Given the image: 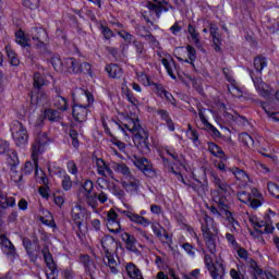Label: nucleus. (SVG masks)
I'll use <instances>...</instances> for the list:
<instances>
[{
  "instance_id": "nucleus-1",
  "label": "nucleus",
  "mask_w": 279,
  "mask_h": 279,
  "mask_svg": "<svg viewBox=\"0 0 279 279\" xmlns=\"http://www.w3.org/2000/svg\"><path fill=\"white\" fill-rule=\"evenodd\" d=\"M123 126L133 134V142L136 147H147V141H149V133L141 125L138 118H126Z\"/></svg>"
},
{
  "instance_id": "nucleus-2",
  "label": "nucleus",
  "mask_w": 279,
  "mask_h": 279,
  "mask_svg": "<svg viewBox=\"0 0 279 279\" xmlns=\"http://www.w3.org/2000/svg\"><path fill=\"white\" fill-rule=\"evenodd\" d=\"M204 263L213 279H226V262L223 258L218 257L214 263L213 257L204 251Z\"/></svg>"
},
{
  "instance_id": "nucleus-3",
  "label": "nucleus",
  "mask_w": 279,
  "mask_h": 279,
  "mask_svg": "<svg viewBox=\"0 0 279 279\" xmlns=\"http://www.w3.org/2000/svg\"><path fill=\"white\" fill-rule=\"evenodd\" d=\"M213 202H215L217 206H220L221 210H225V215L227 217V221L230 226L231 232H239V230H241V226L239 225V221L234 219V217L232 216V213L230 211V206L228 205V198H226V196L219 195V192H214Z\"/></svg>"
},
{
  "instance_id": "nucleus-4",
  "label": "nucleus",
  "mask_w": 279,
  "mask_h": 279,
  "mask_svg": "<svg viewBox=\"0 0 279 279\" xmlns=\"http://www.w3.org/2000/svg\"><path fill=\"white\" fill-rule=\"evenodd\" d=\"M49 145V136L47 133H37L32 145V159L35 165V175H38V158L45 153V147Z\"/></svg>"
},
{
  "instance_id": "nucleus-5",
  "label": "nucleus",
  "mask_w": 279,
  "mask_h": 279,
  "mask_svg": "<svg viewBox=\"0 0 279 279\" xmlns=\"http://www.w3.org/2000/svg\"><path fill=\"white\" fill-rule=\"evenodd\" d=\"M236 195L239 202H241L242 204H248L254 210H256V208H260V206H263V202H265V198H263V194H260V192H258L256 187H253L251 190V194L242 191L239 192Z\"/></svg>"
},
{
  "instance_id": "nucleus-6",
  "label": "nucleus",
  "mask_w": 279,
  "mask_h": 279,
  "mask_svg": "<svg viewBox=\"0 0 279 279\" xmlns=\"http://www.w3.org/2000/svg\"><path fill=\"white\" fill-rule=\"evenodd\" d=\"M12 137L17 147H25L29 141V135L27 134V129L23 126V123L14 121L11 124Z\"/></svg>"
},
{
  "instance_id": "nucleus-7",
  "label": "nucleus",
  "mask_w": 279,
  "mask_h": 279,
  "mask_svg": "<svg viewBox=\"0 0 279 279\" xmlns=\"http://www.w3.org/2000/svg\"><path fill=\"white\" fill-rule=\"evenodd\" d=\"M174 53L179 62H186L192 66H195V61L197 60V51L191 45L184 47L175 48Z\"/></svg>"
},
{
  "instance_id": "nucleus-8",
  "label": "nucleus",
  "mask_w": 279,
  "mask_h": 279,
  "mask_svg": "<svg viewBox=\"0 0 279 279\" xmlns=\"http://www.w3.org/2000/svg\"><path fill=\"white\" fill-rule=\"evenodd\" d=\"M209 175L211 177V181L217 189L211 192V197L216 192L219 193L220 197H226V195H232V193H234V191H232V186H230L226 180L219 178L217 172L210 171Z\"/></svg>"
},
{
  "instance_id": "nucleus-9",
  "label": "nucleus",
  "mask_w": 279,
  "mask_h": 279,
  "mask_svg": "<svg viewBox=\"0 0 279 279\" xmlns=\"http://www.w3.org/2000/svg\"><path fill=\"white\" fill-rule=\"evenodd\" d=\"M120 184L122 189H124V191H126L130 195H136V193L141 191V180L134 174L123 177L120 181Z\"/></svg>"
},
{
  "instance_id": "nucleus-10",
  "label": "nucleus",
  "mask_w": 279,
  "mask_h": 279,
  "mask_svg": "<svg viewBox=\"0 0 279 279\" xmlns=\"http://www.w3.org/2000/svg\"><path fill=\"white\" fill-rule=\"evenodd\" d=\"M203 219H204V222H202V227H201L203 236L218 235L219 226L217 225V222H215V219H213L207 214H204Z\"/></svg>"
},
{
  "instance_id": "nucleus-11",
  "label": "nucleus",
  "mask_w": 279,
  "mask_h": 279,
  "mask_svg": "<svg viewBox=\"0 0 279 279\" xmlns=\"http://www.w3.org/2000/svg\"><path fill=\"white\" fill-rule=\"evenodd\" d=\"M106 226L109 232L113 234H119L121 232V219H119V214L114 209H110L107 213Z\"/></svg>"
},
{
  "instance_id": "nucleus-12",
  "label": "nucleus",
  "mask_w": 279,
  "mask_h": 279,
  "mask_svg": "<svg viewBox=\"0 0 279 279\" xmlns=\"http://www.w3.org/2000/svg\"><path fill=\"white\" fill-rule=\"evenodd\" d=\"M29 37L37 45V47H43L44 45L49 43V35L47 31L43 27H33L29 31Z\"/></svg>"
},
{
  "instance_id": "nucleus-13",
  "label": "nucleus",
  "mask_w": 279,
  "mask_h": 279,
  "mask_svg": "<svg viewBox=\"0 0 279 279\" xmlns=\"http://www.w3.org/2000/svg\"><path fill=\"white\" fill-rule=\"evenodd\" d=\"M133 165L136 167V169H140V171L143 172L144 175H147V178H156V171H154V166H151V162H149L147 158L135 157Z\"/></svg>"
},
{
  "instance_id": "nucleus-14",
  "label": "nucleus",
  "mask_w": 279,
  "mask_h": 279,
  "mask_svg": "<svg viewBox=\"0 0 279 279\" xmlns=\"http://www.w3.org/2000/svg\"><path fill=\"white\" fill-rule=\"evenodd\" d=\"M209 112L210 111L208 109L198 107V117L203 125L202 130L208 131L209 134H213V136H219V130H217V128H215L213 124H210V122H208Z\"/></svg>"
},
{
  "instance_id": "nucleus-15",
  "label": "nucleus",
  "mask_w": 279,
  "mask_h": 279,
  "mask_svg": "<svg viewBox=\"0 0 279 279\" xmlns=\"http://www.w3.org/2000/svg\"><path fill=\"white\" fill-rule=\"evenodd\" d=\"M147 8L149 12L156 14L157 19H160V14H162V12H169V10H171V4L166 0H153L147 3Z\"/></svg>"
},
{
  "instance_id": "nucleus-16",
  "label": "nucleus",
  "mask_w": 279,
  "mask_h": 279,
  "mask_svg": "<svg viewBox=\"0 0 279 279\" xmlns=\"http://www.w3.org/2000/svg\"><path fill=\"white\" fill-rule=\"evenodd\" d=\"M251 221L254 225L256 232H259V234H271L275 230L274 223L269 220V216L260 221H257L256 218H251Z\"/></svg>"
},
{
  "instance_id": "nucleus-17",
  "label": "nucleus",
  "mask_w": 279,
  "mask_h": 279,
  "mask_svg": "<svg viewBox=\"0 0 279 279\" xmlns=\"http://www.w3.org/2000/svg\"><path fill=\"white\" fill-rule=\"evenodd\" d=\"M44 260L46 263V266L50 270V274L47 272L46 276L48 279H57L58 276L56 275L58 271V268L56 267V262L53 260V255H51V252H49L48 247H45L43 251Z\"/></svg>"
},
{
  "instance_id": "nucleus-18",
  "label": "nucleus",
  "mask_w": 279,
  "mask_h": 279,
  "mask_svg": "<svg viewBox=\"0 0 279 279\" xmlns=\"http://www.w3.org/2000/svg\"><path fill=\"white\" fill-rule=\"evenodd\" d=\"M119 213L121 215H124V217L130 219V221H132L133 223L143 226V228H147V227L151 226V222L149 221V219H147V218L143 217L142 215H138L132 210H119Z\"/></svg>"
},
{
  "instance_id": "nucleus-19",
  "label": "nucleus",
  "mask_w": 279,
  "mask_h": 279,
  "mask_svg": "<svg viewBox=\"0 0 279 279\" xmlns=\"http://www.w3.org/2000/svg\"><path fill=\"white\" fill-rule=\"evenodd\" d=\"M230 173H232L238 182V186L241 189H245L247 184H250V175L245 173L242 169H239L236 167L229 168Z\"/></svg>"
},
{
  "instance_id": "nucleus-20",
  "label": "nucleus",
  "mask_w": 279,
  "mask_h": 279,
  "mask_svg": "<svg viewBox=\"0 0 279 279\" xmlns=\"http://www.w3.org/2000/svg\"><path fill=\"white\" fill-rule=\"evenodd\" d=\"M94 162L96 165V171L98 175H102V178H112V175H114V172L104 159L96 157Z\"/></svg>"
},
{
  "instance_id": "nucleus-21",
  "label": "nucleus",
  "mask_w": 279,
  "mask_h": 279,
  "mask_svg": "<svg viewBox=\"0 0 279 279\" xmlns=\"http://www.w3.org/2000/svg\"><path fill=\"white\" fill-rule=\"evenodd\" d=\"M0 241L3 254L8 255L11 260H14V258H16V248L14 247V244H12V242L7 239L4 234H0Z\"/></svg>"
},
{
  "instance_id": "nucleus-22",
  "label": "nucleus",
  "mask_w": 279,
  "mask_h": 279,
  "mask_svg": "<svg viewBox=\"0 0 279 279\" xmlns=\"http://www.w3.org/2000/svg\"><path fill=\"white\" fill-rule=\"evenodd\" d=\"M72 116L78 123H84L88 117V109L82 105H74L72 107Z\"/></svg>"
},
{
  "instance_id": "nucleus-23",
  "label": "nucleus",
  "mask_w": 279,
  "mask_h": 279,
  "mask_svg": "<svg viewBox=\"0 0 279 279\" xmlns=\"http://www.w3.org/2000/svg\"><path fill=\"white\" fill-rule=\"evenodd\" d=\"M253 82L257 93H259L262 97H269V95H271V87L263 82V78H253Z\"/></svg>"
},
{
  "instance_id": "nucleus-24",
  "label": "nucleus",
  "mask_w": 279,
  "mask_h": 279,
  "mask_svg": "<svg viewBox=\"0 0 279 279\" xmlns=\"http://www.w3.org/2000/svg\"><path fill=\"white\" fill-rule=\"evenodd\" d=\"M251 267H253V269H254L255 279H265V278H267V279H279V275L276 274V272L267 271V272L263 274V270H260L258 268V266L256 265V262H253L251 264Z\"/></svg>"
},
{
  "instance_id": "nucleus-25",
  "label": "nucleus",
  "mask_w": 279,
  "mask_h": 279,
  "mask_svg": "<svg viewBox=\"0 0 279 279\" xmlns=\"http://www.w3.org/2000/svg\"><path fill=\"white\" fill-rule=\"evenodd\" d=\"M63 64L69 73H82V63L75 58L65 59Z\"/></svg>"
},
{
  "instance_id": "nucleus-26",
  "label": "nucleus",
  "mask_w": 279,
  "mask_h": 279,
  "mask_svg": "<svg viewBox=\"0 0 279 279\" xmlns=\"http://www.w3.org/2000/svg\"><path fill=\"white\" fill-rule=\"evenodd\" d=\"M161 63L167 70L168 75H170L172 80H175V73H178V64H175V61L172 58H170V60L167 58H163L161 59Z\"/></svg>"
},
{
  "instance_id": "nucleus-27",
  "label": "nucleus",
  "mask_w": 279,
  "mask_h": 279,
  "mask_svg": "<svg viewBox=\"0 0 279 279\" xmlns=\"http://www.w3.org/2000/svg\"><path fill=\"white\" fill-rule=\"evenodd\" d=\"M81 262L83 263L84 267H85V271H87V274H89L90 278H93V276H95L96 271H97V266L95 265V262L90 259V256L88 255H83L81 257Z\"/></svg>"
},
{
  "instance_id": "nucleus-28",
  "label": "nucleus",
  "mask_w": 279,
  "mask_h": 279,
  "mask_svg": "<svg viewBox=\"0 0 279 279\" xmlns=\"http://www.w3.org/2000/svg\"><path fill=\"white\" fill-rule=\"evenodd\" d=\"M122 240L124 241L125 247L126 250H129V252H138V248L136 247V243H138V240H136L134 235L130 233H124Z\"/></svg>"
},
{
  "instance_id": "nucleus-29",
  "label": "nucleus",
  "mask_w": 279,
  "mask_h": 279,
  "mask_svg": "<svg viewBox=\"0 0 279 279\" xmlns=\"http://www.w3.org/2000/svg\"><path fill=\"white\" fill-rule=\"evenodd\" d=\"M207 251L213 255L217 254V235H203Z\"/></svg>"
},
{
  "instance_id": "nucleus-30",
  "label": "nucleus",
  "mask_w": 279,
  "mask_h": 279,
  "mask_svg": "<svg viewBox=\"0 0 279 279\" xmlns=\"http://www.w3.org/2000/svg\"><path fill=\"white\" fill-rule=\"evenodd\" d=\"M84 210V207H82V205L76 204L73 208H72V219L74 221V223L77 226L78 230L82 229V213Z\"/></svg>"
},
{
  "instance_id": "nucleus-31",
  "label": "nucleus",
  "mask_w": 279,
  "mask_h": 279,
  "mask_svg": "<svg viewBox=\"0 0 279 279\" xmlns=\"http://www.w3.org/2000/svg\"><path fill=\"white\" fill-rule=\"evenodd\" d=\"M105 71L108 73L109 77H112L113 80H119V77L123 76V69L114 63L107 65Z\"/></svg>"
},
{
  "instance_id": "nucleus-32",
  "label": "nucleus",
  "mask_w": 279,
  "mask_h": 279,
  "mask_svg": "<svg viewBox=\"0 0 279 279\" xmlns=\"http://www.w3.org/2000/svg\"><path fill=\"white\" fill-rule=\"evenodd\" d=\"M29 38H32L28 34H25L22 29L15 33V43L21 47H29Z\"/></svg>"
},
{
  "instance_id": "nucleus-33",
  "label": "nucleus",
  "mask_w": 279,
  "mask_h": 279,
  "mask_svg": "<svg viewBox=\"0 0 279 279\" xmlns=\"http://www.w3.org/2000/svg\"><path fill=\"white\" fill-rule=\"evenodd\" d=\"M104 263L107 265V267H109L111 274H119V269L117 268V259H114L112 253H105Z\"/></svg>"
},
{
  "instance_id": "nucleus-34",
  "label": "nucleus",
  "mask_w": 279,
  "mask_h": 279,
  "mask_svg": "<svg viewBox=\"0 0 279 279\" xmlns=\"http://www.w3.org/2000/svg\"><path fill=\"white\" fill-rule=\"evenodd\" d=\"M16 206V198L0 193V208H14Z\"/></svg>"
},
{
  "instance_id": "nucleus-35",
  "label": "nucleus",
  "mask_w": 279,
  "mask_h": 279,
  "mask_svg": "<svg viewBox=\"0 0 279 279\" xmlns=\"http://www.w3.org/2000/svg\"><path fill=\"white\" fill-rule=\"evenodd\" d=\"M143 32H145V26H143L138 29V35L141 36V38L147 40V43H149V45H151V47L160 46V43H158V39H156V37H154V35H151V33L146 32V34H143Z\"/></svg>"
},
{
  "instance_id": "nucleus-36",
  "label": "nucleus",
  "mask_w": 279,
  "mask_h": 279,
  "mask_svg": "<svg viewBox=\"0 0 279 279\" xmlns=\"http://www.w3.org/2000/svg\"><path fill=\"white\" fill-rule=\"evenodd\" d=\"M157 114H159L160 119L167 123L168 130H170V132L175 131L173 120H171V117H169V112L167 110L159 109L157 110Z\"/></svg>"
},
{
  "instance_id": "nucleus-37",
  "label": "nucleus",
  "mask_w": 279,
  "mask_h": 279,
  "mask_svg": "<svg viewBox=\"0 0 279 279\" xmlns=\"http://www.w3.org/2000/svg\"><path fill=\"white\" fill-rule=\"evenodd\" d=\"M101 247L105 250V254L111 253L110 251L114 247L117 242H114V238L110 235H105L101 240Z\"/></svg>"
},
{
  "instance_id": "nucleus-38",
  "label": "nucleus",
  "mask_w": 279,
  "mask_h": 279,
  "mask_svg": "<svg viewBox=\"0 0 279 279\" xmlns=\"http://www.w3.org/2000/svg\"><path fill=\"white\" fill-rule=\"evenodd\" d=\"M208 151L210 153L211 156H215L216 158H226V153H223V149L219 147V145L210 142L207 144Z\"/></svg>"
},
{
  "instance_id": "nucleus-39",
  "label": "nucleus",
  "mask_w": 279,
  "mask_h": 279,
  "mask_svg": "<svg viewBox=\"0 0 279 279\" xmlns=\"http://www.w3.org/2000/svg\"><path fill=\"white\" fill-rule=\"evenodd\" d=\"M223 119L227 123H241V121H243V118L233 110L225 111Z\"/></svg>"
},
{
  "instance_id": "nucleus-40",
  "label": "nucleus",
  "mask_w": 279,
  "mask_h": 279,
  "mask_svg": "<svg viewBox=\"0 0 279 279\" xmlns=\"http://www.w3.org/2000/svg\"><path fill=\"white\" fill-rule=\"evenodd\" d=\"M81 198L83 202H85V204H87V206H89V208H93V210L99 206V203L97 202V193L95 192L85 196H81Z\"/></svg>"
},
{
  "instance_id": "nucleus-41",
  "label": "nucleus",
  "mask_w": 279,
  "mask_h": 279,
  "mask_svg": "<svg viewBox=\"0 0 279 279\" xmlns=\"http://www.w3.org/2000/svg\"><path fill=\"white\" fill-rule=\"evenodd\" d=\"M5 52H7L10 64H12V66H19L20 64L19 57H16V52L14 51V49H12V46L10 45L5 46Z\"/></svg>"
},
{
  "instance_id": "nucleus-42",
  "label": "nucleus",
  "mask_w": 279,
  "mask_h": 279,
  "mask_svg": "<svg viewBox=\"0 0 279 279\" xmlns=\"http://www.w3.org/2000/svg\"><path fill=\"white\" fill-rule=\"evenodd\" d=\"M113 169L117 173H121L123 178H129L132 175V171H130V168L123 162L114 163Z\"/></svg>"
},
{
  "instance_id": "nucleus-43",
  "label": "nucleus",
  "mask_w": 279,
  "mask_h": 279,
  "mask_svg": "<svg viewBox=\"0 0 279 279\" xmlns=\"http://www.w3.org/2000/svg\"><path fill=\"white\" fill-rule=\"evenodd\" d=\"M166 154L170 156V158H172V160H174L177 165L184 166V157L178 151H175V149L169 148L166 150Z\"/></svg>"
},
{
  "instance_id": "nucleus-44",
  "label": "nucleus",
  "mask_w": 279,
  "mask_h": 279,
  "mask_svg": "<svg viewBox=\"0 0 279 279\" xmlns=\"http://www.w3.org/2000/svg\"><path fill=\"white\" fill-rule=\"evenodd\" d=\"M122 93H123V95H126V97H128L130 104H132V106H138V100L134 97L133 93L128 87V82H125V81L122 84Z\"/></svg>"
},
{
  "instance_id": "nucleus-45",
  "label": "nucleus",
  "mask_w": 279,
  "mask_h": 279,
  "mask_svg": "<svg viewBox=\"0 0 279 279\" xmlns=\"http://www.w3.org/2000/svg\"><path fill=\"white\" fill-rule=\"evenodd\" d=\"M94 190H95V185L93 184V181L87 180L83 183L80 195H81V197H84L86 195H90V194L94 193L93 192Z\"/></svg>"
},
{
  "instance_id": "nucleus-46",
  "label": "nucleus",
  "mask_w": 279,
  "mask_h": 279,
  "mask_svg": "<svg viewBox=\"0 0 279 279\" xmlns=\"http://www.w3.org/2000/svg\"><path fill=\"white\" fill-rule=\"evenodd\" d=\"M187 33L190 35L191 40L194 43V45H199V32H197V28L195 26L189 24L187 26Z\"/></svg>"
},
{
  "instance_id": "nucleus-47",
  "label": "nucleus",
  "mask_w": 279,
  "mask_h": 279,
  "mask_svg": "<svg viewBox=\"0 0 279 279\" xmlns=\"http://www.w3.org/2000/svg\"><path fill=\"white\" fill-rule=\"evenodd\" d=\"M267 66V58L265 57H257L254 59V68L257 73H262L263 69Z\"/></svg>"
},
{
  "instance_id": "nucleus-48",
  "label": "nucleus",
  "mask_w": 279,
  "mask_h": 279,
  "mask_svg": "<svg viewBox=\"0 0 279 279\" xmlns=\"http://www.w3.org/2000/svg\"><path fill=\"white\" fill-rule=\"evenodd\" d=\"M191 187L193 189V191L198 193V195H206V191H208V185L203 184L199 181H196L195 183H192Z\"/></svg>"
},
{
  "instance_id": "nucleus-49",
  "label": "nucleus",
  "mask_w": 279,
  "mask_h": 279,
  "mask_svg": "<svg viewBox=\"0 0 279 279\" xmlns=\"http://www.w3.org/2000/svg\"><path fill=\"white\" fill-rule=\"evenodd\" d=\"M45 119L48 121L56 122L60 119V112L53 110V109H46L44 112Z\"/></svg>"
},
{
  "instance_id": "nucleus-50",
  "label": "nucleus",
  "mask_w": 279,
  "mask_h": 279,
  "mask_svg": "<svg viewBox=\"0 0 279 279\" xmlns=\"http://www.w3.org/2000/svg\"><path fill=\"white\" fill-rule=\"evenodd\" d=\"M54 106L56 108H58V110H69V105L66 102V98L62 97V96H57L54 99Z\"/></svg>"
},
{
  "instance_id": "nucleus-51",
  "label": "nucleus",
  "mask_w": 279,
  "mask_h": 279,
  "mask_svg": "<svg viewBox=\"0 0 279 279\" xmlns=\"http://www.w3.org/2000/svg\"><path fill=\"white\" fill-rule=\"evenodd\" d=\"M33 86L37 90H40V88H43V86H45V77L40 73H38V72H36L34 74Z\"/></svg>"
},
{
  "instance_id": "nucleus-52",
  "label": "nucleus",
  "mask_w": 279,
  "mask_h": 279,
  "mask_svg": "<svg viewBox=\"0 0 279 279\" xmlns=\"http://www.w3.org/2000/svg\"><path fill=\"white\" fill-rule=\"evenodd\" d=\"M108 189L112 193V195H116V197H119L120 199L125 197V191L117 186V184L111 183L108 185Z\"/></svg>"
},
{
  "instance_id": "nucleus-53",
  "label": "nucleus",
  "mask_w": 279,
  "mask_h": 279,
  "mask_svg": "<svg viewBox=\"0 0 279 279\" xmlns=\"http://www.w3.org/2000/svg\"><path fill=\"white\" fill-rule=\"evenodd\" d=\"M239 140L246 145V147H254V138L247 133H242L239 136Z\"/></svg>"
},
{
  "instance_id": "nucleus-54",
  "label": "nucleus",
  "mask_w": 279,
  "mask_h": 279,
  "mask_svg": "<svg viewBox=\"0 0 279 279\" xmlns=\"http://www.w3.org/2000/svg\"><path fill=\"white\" fill-rule=\"evenodd\" d=\"M268 192L272 197H276V199H279V185L274 182H268Z\"/></svg>"
},
{
  "instance_id": "nucleus-55",
  "label": "nucleus",
  "mask_w": 279,
  "mask_h": 279,
  "mask_svg": "<svg viewBox=\"0 0 279 279\" xmlns=\"http://www.w3.org/2000/svg\"><path fill=\"white\" fill-rule=\"evenodd\" d=\"M23 5L28 8V10H38L40 0H23Z\"/></svg>"
},
{
  "instance_id": "nucleus-56",
  "label": "nucleus",
  "mask_w": 279,
  "mask_h": 279,
  "mask_svg": "<svg viewBox=\"0 0 279 279\" xmlns=\"http://www.w3.org/2000/svg\"><path fill=\"white\" fill-rule=\"evenodd\" d=\"M186 136L194 143V145L199 144V133H197V130L186 131Z\"/></svg>"
},
{
  "instance_id": "nucleus-57",
  "label": "nucleus",
  "mask_w": 279,
  "mask_h": 279,
  "mask_svg": "<svg viewBox=\"0 0 279 279\" xmlns=\"http://www.w3.org/2000/svg\"><path fill=\"white\" fill-rule=\"evenodd\" d=\"M118 36H120V38H123V40L128 43V45H132V41L134 40V35L125 31L118 32Z\"/></svg>"
},
{
  "instance_id": "nucleus-58",
  "label": "nucleus",
  "mask_w": 279,
  "mask_h": 279,
  "mask_svg": "<svg viewBox=\"0 0 279 279\" xmlns=\"http://www.w3.org/2000/svg\"><path fill=\"white\" fill-rule=\"evenodd\" d=\"M19 154L16 151H12L9 156V165L10 167L16 168L19 167Z\"/></svg>"
},
{
  "instance_id": "nucleus-59",
  "label": "nucleus",
  "mask_w": 279,
  "mask_h": 279,
  "mask_svg": "<svg viewBox=\"0 0 279 279\" xmlns=\"http://www.w3.org/2000/svg\"><path fill=\"white\" fill-rule=\"evenodd\" d=\"M62 186L64 191H71V186H73V181H71V177H69V174L63 175Z\"/></svg>"
},
{
  "instance_id": "nucleus-60",
  "label": "nucleus",
  "mask_w": 279,
  "mask_h": 279,
  "mask_svg": "<svg viewBox=\"0 0 279 279\" xmlns=\"http://www.w3.org/2000/svg\"><path fill=\"white\" fill-rule=\"evenodd\" d=\"M77 136H80L77 131L70 130V137L72 138V145H73V147H75V149H77V147H80V141L77 140Z\"/></svg>"
},
{
  "instance_id": "nucleus-61",
  "label": "nucleus",
  "mask_w": 279,
  "mask_h": 279,
  "mask_svg": "<svg viewBox=\"0 0 279 279\" xmlns=\"http://www.w3.org/2000/svg\"><path fill=\"white\" fill-rule=\"evenodd\" d=\"M215 51H221V37L219 36V33L216 35H211Z\"/></svg>"
},
{
  "instance_id": "nucleus-62",
  "label": "nucleus",
  "mask_w": 279,
  "mask_h": 279,
  "mask_svg": "<svg viewBox=\"0 0 279 279\" xmlns=\"http://www.w3.org/2000/svg\"><path fill=\"white\" fill-rule=\"evenodd\" d=\"M51 64L54 71H62V60L59 57H52Z\"/></svg>"
},
{
  "instance_id": "nucleus-63",
  "label": "nucleus",
  "mask_w": 279,
  "mask_h": 279,
  "mask_svg": "<svg viewBox=\"0 0 279 279\" xmlns=\"http://www.w3.org/2000/svg\"><path fill=\"white\" fill-rule=\"evenodd\" d=\"M68 167V171L69 173H71V175H77V163H75V161L71 160L68 162L66 165Z\"/></svg>"
},
{
  "instance_id": "nucleus-64",
  "label": "nucleus",
  "mask_w": 279,
  "mask_h": 279,
  "mask_svg": "<svg viewBox=\"0 0 279 279\" xmlns=\"http://www.w3.org/2000/svg\"><path fill=\"white\" fill-rule=\"evenodd\" d=\"M11 179L13 182H21V180H23V174L19 173L14 167H11Z\"/></svg>"
}]
</instances>
